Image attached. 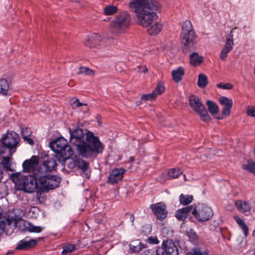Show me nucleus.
<instances>
[{
	"instance_id": "nucleus-50",
	"label": "nucleus",
	"mask_w": 255,
	"mask_h": 255,
	"mask_svg": "<svg viewBox=\"0 0 255 255\" xmlns=\"http://www.w3.org/2000/svg\"><path fill=\"white\" fill-rule=\"evenodd\" d=\"M73 103L76 104V107H80V106H83V105H85V106L87 105L86 104H83L82 103L80 102L79 99H76L74 101Z\"/></svg>"
},
{
	"instance_id": "nucleus-26",
	"label": "nucleus",
	"mask_w": 255,
	"mask_h": 255,
	"mask_svg": "<svg viewBox=\"0 0 255 255\" xmlns=\"http://www.w3.org/2000/svg\"><path fill=\"white\" fill-rule=\"evenodd\" d=\"M234 218L240 227L243 230L244 235L245 237H247L248 235V227L245 224L244 221L241 219L240 217L237 216H235Z\"/></svg>"
},
{
	"instance_id": "nucleus-47",
	"label": "nucleus",
	"mask_w": 255,
	"mask_h": 255,
	"mask_svg": "<svg viewBox=\"0 0 255 255\" xmlns=\"http://www.w3.org/2000/svg\"><path fill=\"white\" fill-rule=\"evenodd\" d=\"M125 217L127 219H129V221L131 223V225H133V222L134 220L133 214L129 213H127L125 214Z\"/></svg>"
},
{
	"instance_id": "nucleus-40",
	"label": "nucleus",
	"mask_w": 255,
	"mask_h": 255,
	"mask_svg": "<svg viewBox=\"0 0 255 255\" xmlns=\"http://www.w3.org/2000/svg\"><path fill=\"white\" fill-rule=\"evenodd\" d=\"M75 249V246L71 244H68L66 245L63 247V249L62 251V254H66L69 253H71Z\"/></svg>"
},
{
	"instance_id": "nucleus-19",
	"label": "nucleus",
	"mask_w": 255,
	"mask_h": 255,
	"mask_svg": "<svg viewBox=\"0 0 255 255\" xmlns=\"http://www.w3.org/2000/svg\"><path fill=\"white\" fill-rule=\"evenodd\" d=\"M103 39L102 37L98 33H94L87 39L85 45L90 48L99 45Z\"/></svg>"
},
{
	"instance_id": "nucleus-15",
	"label": "nucleus",
	"mask_w": 255,
	"mask_h": 255,
	"mask_svg": "<svg viewBox=\"0 0 255 255\" xmlns=\"http://www.w3.org/2000/svg\"><path fill=\"white\" fill-rule=\"evenodd\" d=\"M126 170L123 168H116L109 174L107 182L111 184H115L121 181Z\"/></svg>"
},
{
	"instance_id": "nucleus-53",
	"label": "nucleus",
	"mask_w": 255,
	"mask_h": 255,
	"mask_svg": "<svg viewBox=\"0 0 255 255\" xmlns=\"http://www.w3.org/2000/svg\"><path fill=\"white\" fill-rule=\"evenodd\" d=\"M232 206L231 205H228V206L227 207V210H232Z\"/></svg>"
},
{
	"instance_id": "nucleus-30",
	"label": "nucleus",
	"mask_w": 255,
	"mask_h": 255,
	"mask_svg": "<svg viewBox=\"0 0 255 255\" xmlns=\"http://www.w3.org/2000/svg\"><path fill=\"white\" fill-rule=\"evenodd\" d=\"M12 158L10 157H3L1 162V165L3 166L6 170L12 171L13 170L11 167V160Z\"/></svg>"
},
{
	"instance_id": "nucleus-6",
	"label": "nucleus",
	"mask_w": 255,
	"mask_h": 255,
	"mask_svg": "<svg viewBox=\"0 0 255 255\" xmlns=\"http://www.w3.org/2000/svg\"><path fill=\"white\" fill-rule=\"evenodd\" d=\"M36 174V178L38 187L43 191H48L49 190L57 188L60 182V178L56 175H50L43 171L38 170Z\"/></svg>"
},
{
	"instance_id": "nucleus-20",
	"label": "nucleus",
	"mask_w": 255,
	"mask_h": 255,
	"mask_svg": "<svg viewBox=\"0 0 255 255\" xmlns=\"http://www.w3.org/2000/svg\"><path fill=\"white\" fill-rule=\"evenodd\" d=\"M37 244V241L34 239H29L27 238L24 239L20 241L17 244L16 249L20 250H26L30 248L34 247Z\"/></svg>"
},
{
	"instance_id": "nucleus-54",
	"label": "nucleus",
	"mask_w": 255,
	"mask_h": 255,
	"mask_svg": "<svg viewBox=\"0 0 255 255\" xmlns=\"http://www.w3.org/2000/svg\"><path fill=\"white\" fill-rule=\"evenodd\" d=\"M129 161H130V162H132V161L134 160V157H132V156H130V157H129Z\"/></svg>"
},
{
	"instance_id": "nucleus-38",
	"label": "nucleus",
	"mask_w": 255,
	"mask_h": 255,
	"mask_svg": "<svg viewBox=\"0 0 255 255\" xmlns=\"http://www.w3.org/2000/svg\"><path fill=\"white\" fill-rule=\"evenodd\" d=\"M27 228L29 232L34 233H40L44 229V228L40 226H35L31 223L28 224Z\"/></svg>"
},
{
	"instance_id": "nucleus-41",
	"label": "nucleus",
	"mask_w": 255,
	"mask_h": 255,
	"mask_svg": "<svg viewBox=\"0 0 255 255\" xmlns=\"http://www.w3.org/2000/svg\"><path fill=\"white\" fill-rule=\"evenodd\" d=\"M187 235L192 242H195L198 239V237L195 232L192 229L187 232Z\"/></svg>"
},
{
	"instance_id": "nucleus-12",
	"label": "nucleus",
	"mask_w": 255,
	"mask_h": 255,
	"mask_svg": "<svg viewBox=\"0 0 255 255\" xmlns=\"http://www.w3.org/2000/svg\"><path fill=\"white\" fill-rule=\"evenodd\" d=\"M150 208L158 220L162 221L167 217V211L166 210V205L163 202L152 204L150 206Z\"/></svg>"
},
{
	"instance_id": "nucleus-7",
	"label": "nucleus",
	"mask_w": 255,
	"mask_h": 255,
	"mask_svg": "<svg viewBox=\"0 0 255 255\" xmlns=\"http://www.w3.org/2000/svg\"><path fill=\"white\" fill-rule=\"evenodd\" d=\"M51 148L57 153V157L60 161L64 162L73 155V151L68 145L67 140L63 137L59 138L51 143Z\"/></svg>"
},
{
	"instance_id": "nucleus-48",
	"label": "nucleus",
	"mask_w": 255,
	"mask_h": 255,
	"mask_svg": "<svg viewBox=\"0 0 255 255\" xmlns=\"http://www.w3.org/2000/svg\"><path fill=\"white\" fill-rule=\"evenodd\" d=\"M140 255H154V252L151 250H145Z\"/></svg>"
},
{
	"instance_id": "nucleus-27",
	"label": "nucleus",
	"mask_w": 255,
	"mask_h": 255,
	"mask_svg": "<svg viewBox=\"0 0 255 255\" xmlns=\"http://www.w3.org/2000/svg\"><path fill=\"white\" fill-rule=\"evenodd\" d=\"M208 84L207 77L203 73H200L198 75L197 85L201 88H205Z\"/></svg>"
},
{
	"instance_id": "nucleus-34",
	"label": "nucleus",
	"mask_w": 255,
	"mask_h": 255,
	"mask_svg": "<svg viewBox=\"0 0 255 255\" xmlns=\"http://www.w3.org/2000/svg\"><path fill=\"white\" fill-rule=\"evenodd\" d=\"M243 168L255 174V162L253 161L249 160L246 164H244Z\"/></svg>"
},
{
	"instance_id": "nucleus-60",
	"label": "nucleus",
	"mask_w": 255,
	"mask_h": 255,
	"mask_svg": "<svg viewBox=\"0 0 255 255\" xmlns=\"http://www.w3.org/2000/svg\"><path fill=\"white\" fill-rule=\"evenodd\" d=\"M85 175H87V177H89L88 175L87 174V173H85Z\"/></svg>"
},
{
	"instance_id": "nucleus-28",
	"label": "nucleus",
	"mask_w": 255,
	"mask_h": 255,
	"mask_svg": "<svg viewBox=\"0 0 255 255\" xmlns=\"http://www.w3.org/2000/svg\"><path fill=\"white\" fill-rule=\"evenodd\" d=\"M130 250L132 253H138L140 252L143 248L145 247L139 242L135 241L129 245Z\"/></svg>"
},
{
	"instance_id": "nucleus-56",
	"label": "nucleus",
	"mask_w": 255,
	"mask_h": 255,
	"mask_svg": "<svg viewBox=\"0 0 255 255\" xmlns=\"http://www.w3.org/2000/svg\"><path fill=\"white\" fill-rule=\"evenodd\" d=\"M2 210L1 208L0 207V216L2 214Z\"/></svg>"
},
{
	"instance_id": "nucleus-24",
	"label": "nucleus",
	"mask_w": 255,
	"mask_h": 255,
	"mask_svg": "<svg viewBox=\"0 0 255 255\" xmlns=\"http://www.w3.org/2000/svg\"><path fill=\"white\" fill-rule=\"evenodd\" d=\"M203 61V57L199 56L197 52H193L190 55V63L194 66H196L200 65Z\"/></svg>"
},
{
	"instance_id": "nucleus-58",
	"label": "nucleus",
	"mask_w": 255,
	"mask_h": 255,
	"mask_svg": "<svg viewBox=\"0 0 255 255\" xmlns=\"http://www.w3.org/2000/svg\"><path fill=\"white\" fill-rule=\"evenodd\" d=\"M253 235H254V236H255V231H254Z\"/></svg>"
},
{
	"instance_id": "nucleus-35",
	"label": "nucleus",
	"mask_w": 255,
	"mask_h": 255,
	"mask_svg": "<svg viewBox=\"0 0 255 255\" xmlns=\"http://www.w3.org/2000/svg\"><path fill=\"white\" fill-rule=\"evenodd\" d=\"M38 190L36 192V198L38 202L40 204L43 203L46 199V196L45 194V192L47 191H43V190L40 189L39 188H37Z\"/></svg>"
},
{
	"instance_id": "nucleus-44",
	"label": "nucleus",
	"mask_w": 255,
	"mask_h": 255,
	"mask_svg": "<svg viewBox=\"0 0 255 255\" xmlns=\"http://www.w3.org/2000/svg\"><path fill=\"white\" fill-rule=\"evenodd\" d=\"M31 133V130L27 128H21V135L22 137H26V136H29Z\"/></svg>"
},
{
	"instance_id": "nucleus-33",
	"label": "nucleus",
	"mask_w": 255,
	"mask_h": 255,
	"mask_svg": "<svg viewBox=\"0 0 255 255\" xmlns=\"http://www.w3.org/2000/svg\"><path fill=\"white\" fill-rule=\"evenodd\" d=\"M117 11V7L111 4L106 6L103 9L104 13L107 15L114 14L116 13Z\"/></svg>"
},
{
	"instance_id": "nucleus-3",
	"label": "nucleus",
	"mask_w": 255,
	"mask_h": 255,
	"mask_svg": "<svg viewBox=\"0 0 255 255\" xmlns=\"http://www.w3.org/2000/svg\"><path fill=\"white\" fill-rule=\"evenodd\" d=\"M196 34L190 21L185 20L182 25L180 35L181 43L184 45L183 52L187 54L195 49Z\"/></svg>"
},
{
	"instance_id": "nucleus-29",
	"label": "nucleus",
	"mask_w": 255,
	"mask_h": 255,
	"mask_svg": "<svg viewBox=\"0 0 255 255\" xmlns=\"http://www.w3.org/2000/svg\"><path fill=\"white\" fill-rule=\"evenodd\" d=\"M193 200L192 195L181 194L179 196L180 203L183 205L189 204Z\"/></svg>"
},
{
	"instance_id": "nucleus-13",
	"label": "nucleus",
	"mask_w": 255,
	"mask_h": 255,
	"mask_svg": "<svg viewBox=\"0 0 255 255\" xmlns=\"http://www.w3.org/2000/svg\"><path fill=\"white\" fill-rule=\"evenodd\" d=\"M233 29L231 30L230 33L226 37V40L225 45L222 49L220 58L223 60L225 61L227 57L228 54L232 50L234 46Z\"/></svg>"
},
{
	"instance_id": "nucleus-1",
	"label": "nucleus",
	"mask_w": 255,
	"mask_h": 255,
	"mask_svg": "<svg viewBox=\"0 0 255 255\" xmlns=\"http://www.w3.org/2000/svg\"><path fill=\"white\" fill-rule=\"evenodd\" d=\"M129 6L134 13L135 22L138 25L147 27L151 35L158 34L162 28V24L153 22L157 18L156 12L160 10V4L154 0H131Z\"/></svg>"
},
{
	"instance_id": "nucleus-55",
	"label": "nucleus",
	"mask_w": 255,
	"mask_h": 255,
	"mask_svg": "<svg viewBox=\"0 0 255 255\" xmlns=\"http://www.w3.org/2000/svg\"><path fill=\"white\" fill-rule=\"evenodd\" d=\"M147 71V69L146 68V67H144V69L142 70V72L143 73H145Z\"/></svg>"
},
{
	"instance_id": "nucleus-14",
	"label": "nucleus",
	"mask_w": 255,
	"mask_h": 255,
	"mask_svg": "<svg viewBox=\"0 0 255 255\" xmlns=\"http://www.w3.org/2000/svg\"><path fill=\"white\" fill-rule=\"evenodd\" d=\"M69 131L70 133V141L71 143L76 145L77 144H79L80 142L83 140L85 135L86 136L88 132L79 128L75 129L72 131L71 129Z\"/></svg>"
},
{
	"instance_id": "nucleus-23",
	"label": "nucleus",
	"mask_w": 255,
	"mask_h": 255,
	"mask_svg": "<svg viewBox=\"0 0 255 255\" xmlns=\"http://www.w3.org/2000/svg\"><path fill=\"white\" fill-rule=\"evenodd\" d=\"M73 164L83 172H86L89 168V163L81 158H78L73 160Z\"/></svg>"
},
{
	"instance_id": "nucleus-32",
	"label": "nucleus",
	"mask_w": 255,
	"mask_h": 255,
	"mask_svg": "<svg viewBox=\"0 0 255 255\" xmlns=\"http://www.w3.org/2000/svg\"><path fill=\"white\" fill-rule=\"evenodd\" d=\"M9 85L7 81L5 79L0 80V93L5 95L7 94Z\"/></svg>"
},
{
	"instance_id": "nucleus-5",
	"label": "nucleus",
	"mask_w": 255,
	"mask_h": 255,
	"mask_svg": "<svg viewBox=\"0 0 255 255\" xmlns=\"http://www.w3.org/2000/svg\"><path fill=\"white\" fill-rule=\"evenodd\" d=\"M131 16L127 11H123L116 15L111 21L109 26V30L115 35L124 33L129 26Z\"/></svg>"
},
{
	"instance_id": "nucleus-42",
	"label": "nucleus",
	"mask_w": 255,
	"mask_h": 255,
	"mask_svg": "<svg viewBox=\"0 0 255 255\" xmlns=\"http://www.w3.org/2000/svg\"><path fill=\"white\" fill-rule=\"evenodd\" d=\"M247 114L249 116L255 118V106H249L247 109Z\"/></svg>"
},
{
	"instance_id": "nucleus-51",
	"label": "nucleus",
	"mask_w": 255,
	"mask_h": 255,
	"mask_svg": "<svg viewBox=\"0 0 255 255\" xmlns=\"http://www.w3.org/2000/svg\"><path fill=\"white\" fill-rule=\"evenodd\" d=\"M193 255H203V254L199 249H196L193 251Z\"/></svg>"
},
{
	"instance_id": "nucleus-39",
	"label": "nucleus",
	"mask_w": 255,
	"mask_h": 255,
	"mask_svg": "<svg viewBox=\"0 0 255 255\" xmlns=\"http://www.w3.org/2000/svg\"><path fill=\"white\" fill-rule=\"evenodd\" d=\"M78 74H85L86 75H87L93 76L94 75V72L92 70L86 67H81L79 68V72H78Z\"/></svg>"
},
{
	"instance_id": "nucleus-22",
	"label": "nucleus",
	"mask_w": 255,
	"mask_h": 255,
	"mask_svg": "<svg viewBox=\"0 0 255 255\" xmlns=\"http://www.w3.org/2000/svg\"><path fill=\"white\" fill-rule=\"evenodd\" d=\"M235 204L238 210L241 213H245L251 210L252 206L248 202L240 200L236 201Z\"/></svg>"
},
{
	"instance_id": "nucleus-17",
	"label": "nucleus",
	"mask_w": 255,
	"mask_h": 255,
	"mask_svg": "<svg viewBox=\"0 0 255 255\" xmlns=\"http://www.w3.org/2000/svg\"><path fill=\"white\" fill-rule=\"evenodd\" d=\"M57 166L56 161L54 157H47L43 162L42 165L40 167L39 170L47 173L54 170Z\"/></svg>"
},
{
	"instance_id": "nucleus-10",
	"label": "nucleus",
	"mask_w": 255,
	"mask_h": 255,
	"mask_svg": "<svg viewBox=\"0 0 255 255\" xmlns=\"http://www.w3.org/2000/svg\"><path fill=\"white\" fill-rule=\"evenodd\" d=\"M19 141L20 138L18 134L12 131L7 132L1 138L2 145L9 150L10 155L15 151Z\"/></svg>"
},
{
	"instance_id": "nucleus-36",
	"label": "nucleus",
	"mask_w": 255,
	"mask_h": 255,
	"mask_svg": "<svg viewBox=\"0 0 255 255\" xmlns=\"http://www.w3.org/2000/svg\"><path fill=\"white\" fill-rule=\"evenodd\" d=\"M165 88L164 84L162 82H159L157 85L154 91L152 92L153 94H154L155 98L159 95L161 94L164 92Z\"/></svg>"
},
{
	"instance_id": "nucleus-16",
	"label": "nucleus",
	"mask_w": 255,
	"mask_h": 255,
	"mask_svg": "<svg viewBox=\"0 0 255 255\" xmlns=\"http://www.w3.org/2000/svg\"><path fill=\"white\" fill-rule=\"evenodd\" d=\"M38 158L36 156H33L30 159L26 160L22 164L24 171L30 172L34 171L37 167Z\"/></svg>"
},
{
	"instance_id": "nucleus-11",
	"label": "nucleus",
	"mask_w": 255,
	"mask_h": 255,
	"mask_svg": "<svg viewBox=\"0 0 255 255\" xmlns=\"http://www.w3.org/2000/svg\"><path fill=\"white\" fill-rule=\"evenodd\" d=\"M156 255H178L177 247L171 240H167L162 243V247L156 251Z\"/></svg>"
},
{
	"instance_id": "nucleus-61",
	"label": "nucleus",
	"mask_w": 255,
	"mask_h": 255,
	"mask_svg": "<svg viewBox=\"0 0 255 255\" xmlns=\"http://www.w3.org/2000/svg\"><path fill=\"white\" fill-rule=\"evenodd\" d=\"M184 177L185 178H186L185 175H184Z\"/></svg>"
},
{
	"instance_id": "nucleus-49",
	"label": "nucleus",
	"mask_w": 255,
	"mask_h": 255,
	"mask_svg": "<svg viewBox=\"0 0 255 255\" xmlns=\"http://www.w3.org/2000/svg\"><path fill=\"white\" fill-rule=\"evenodd\" d=\"M23 139L25 141H26L29 144H30V145L33 144V140L31 138H29V136H26V137H23Z\"/></svg>"
},
{
	"instance_id": "nucleus-43",
	"label": "nucleus",
	"mask_w": 255,
	"mask_h": 255,
	"mask_svg": "<svg viewBox=\"0 0 255 255\" xmlns=\"http://www.w3.org/2000/svg\"><path fill=\"white\" fill-rule=\"evenodd\" d=\"M155 97L154 96V94L152 93L149 94L143 95L141 97V99L143 101H147L149 100H154L155 99Z\"/></svg>"
},
{
	"instance_id": "nucleus-57",
	"label": "nucleus",
	"mask_w": 255,
	"mask_h": 255,
	"mask_svg": "<svg viewBox=\"0 0 255 255\" xmlns=\"http://www.w3.org/2000/svg\"><path fill=\"white\" fill-rule=\"evenodd\" d=\"M72 2H76L77 1L76 0H71Z\"/></svg>"
},
{
	"instance_id": "nucleus-45",
	"label": "nucleus",
	"mask_w": 255,
	"mask_h": 255,
	"mask_svg": "<svg viewBox=\"0 0 255 255\" xmlns=\"http://www.w3.org/2000/svg\"><path fill=\"white\" fill-rule=\"evenodd\" d=\"M217 87L223 89H231L233 86L230 83L223 84L222 83H219Z\"/></svg>"
},
{
	"instance_id": "nucleus-21",
	"label": "nucleus",
	"mask_w": 255,
	"mask_h": 255,
	"mask_svg": "<svg viewBox=\"0 0 255 255\" xmlns=\"http://www.w3.org/2000/svg\"><path fill=\"white\" fill-rule=\"evenodd\" d=\"M190 213L192 214V205L178 210L175 216L179 220L184 221Z\"/></svg>"
},
{
	"instance_id": "nucleus-8",
	"label": "nucleus",
	"mask_w": 255,
	"mask_h": 255,
	"mask_svg": "<svg viewBox=\"0 0 255 255\" xmlns=\"http://www.w3.org/2000/svg\"><path fill=\"white\" fill-rule=\"evenodd\" d=\"M192 215L199 222L209 220L213 216L212 209L205 204L192 205Z\"/></svg>"
},
{
	"instance_id": "nucleus-31",
	"label": "nucleus",
	"mask_w": 255,
	"mask_h": 255,
	"mask_svg": "<svg viewBox=\"0 0 255 255\" xmlns=\"http://www.w3.org/2000/svg\"><path fill=\"white\" fill-rule=\"evenodd\" d=\"M207 106L208 110L211 114L215 115L218 112L219 108L217 105L212 101L208 100L207 102Z\"/></svg>"
},
{
	"instance_id": "nucleus-46",
	"label": "nucleus",
	"mask_w": 255,
	"mask_h": 255,
	"mask_svg": "<svg viewBox=\"0 0 255 255\" xmlns=\"http://www.w3.org/2000/svg\"><path fill=\"white\" fill-rule=\"evenodd\" d=\"M147 241L148 243L150 244H158L159 243V241L157 237H149L147 238Z\"/></svg>"
},
{
	"instance_id": "nucleus-4",
	"label": "nucleus",
	"mask_w": 255,
	"mask_h": 255,
	"mask_svg": "<svg viewBox=\"0 0 255 255\" xmlns=\"http://www.w3.org/2000/svg\"><path fill=\"white\" fill-rule=\"evenodd\" d=\"M10 178L17 189L25 192L32 193L38 187L35 173L32 176L22 175L19 172H16L11 174Z\"/></svg>"
},
{
	"instance_id": "nucleus-37",
	"label": "nucleus",
	"mask_w": 255,
	"mask_h": 255,
	"mask_svg": "<svg viewBox=\"0 0 255 255\" xmlns=\"http://www.w3.org/2000/svg\"><path fill=\"white\" fill-rule=\"evenodd\" d=\"M181 174L182 171L179 169H171L168 171V174L170 178H177Z\"/></svg>"
},
{
	"instance_id": "nucleus-2",
	"label": "nucleus",
	"mask_w": 255,
	"mask_h": 255,
	"mask_svg": "<svg viewBox=\"0 0 255 255\" xmlns=\"http://www.w3.org/2000/svg\"><path fill=\"white\" fill-rule=\"evenodd\" d=\"M86 141L76 145L80 154L83 157L88 158L94 153H101L104 149V145L100 141L98 137L94 136L92 132L89 131L86 135Z\"/></svg>"
},
{
	"instance_id": "nucleus-18",
	"label": "nucleus",
	"mask_w": 255,
	"mask_h": 255,
	"mask_svg": "<svg viewBox=\"0 0 255 255\" xmlns=\"http://www.w3.org/2000/svg\"><path fill=\"white\" fill-rule=\"evenodd\" d=\"M220 104L224 106L222 110V114L225 116H229L231 113V109L233 106L232 100L226 97H222L219 99Z\"/></svg>"
},
{
	"instance_id": "nucleus-52",
	"label": "nucleus",
	"mask_w": 255,
	"mask_h": 255,
	"mask_svg": "<svg viewBox=\"0 0 255 255\" xmlns=\"http://www.w3.org/2000/svg\"><path fill=\"white\" fill-rule=\"evenodd\" d=\"M3 177V170L2 168V166L0 164V180Z\"/></svg>"
},
{
	"instance_id": "nucleus-59",
	"label": "nucleus",
	"mask_w": 255,
	"mask_h": 255,
	"mask_svg": "<svg viewBox=\"0 0 255 255\" xmlns=\"http://www.w3.org/2000/svg\"><path fill=\"white\" fill-rule=\"evenodd\" d=\"M217 119H222V118H218Z\"/></svg>"
},
{
	"instance_id": "nucleus-25",
	"label": "nucleus",
	"mask_w": 255,
	"mask_h": 255,
	"mask_svg": "<svg viewBox=\"0 0 255 255\" xmlns=\"http://www.w3.org/2000/svg\"><path fill=\"white\" fill-rule=\"evenodd\" d=\"M184 74V70L181 67H178L177 69L172 71V76L173 80L176 82H179L181 79L182 77Z\"/></svg>"
},
{
	"instance_id": "nucleus-9",
	"label": "nucleus",
	"mask_w": 255,
	"mask_h": 255,
	"mask_svg": "<svg viewBox=\"0 0 255 255\" xmlns=\"http://www.w3.org/2000/svg\"><path fill=\"white\" fill-rule=\"evenodd\" d=\"M189 103L192 109L198 114L204 122H208L211 118L200 99L195 95H191L189 98Z\"/></svg>"
}]
</instances>
